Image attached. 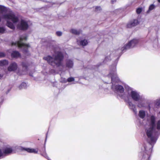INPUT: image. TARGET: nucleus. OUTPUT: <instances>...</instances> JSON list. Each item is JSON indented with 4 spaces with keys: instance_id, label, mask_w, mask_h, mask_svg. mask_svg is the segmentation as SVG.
<instances>
[{
    "instance_id": "f257e3e1",
    "label": "nucleus",
    "mask_w": 160,
    "mask_h": 160,
    "mask_svg": "<svg viewBox=\"0 0 160 160\" xmlns=\"http://www.w3.org/2000/svg\"><path fill=\"white\" fill-rule=\"evenodd\" d=\"M156 117L151 115L148 120L149 127L146 129L148 142L144 144L141 148L139 156L142 160H149L152 148L160 135V120L156 123Z\"/></svg>"
},
{
    "instance_id": "f03ea898",
    "label": "nucleus",
    "mask_w": 160,
    "mask_h": 160,
    "mask_svg": "<svg viewBox=\"0 0 160 160\" xmlns=\"http://www.w3.org/2000/svg\"><path fill=\"white\" fill-rule=\"evenodd\" d=\"M110 71L108 75V77H110L111 79L112 85V90L116 93H117L120 97L124 99L126 102H128L129 108L132 110L135 114L137 115V112L135 105L133 104L132 102L125 99V95L124 93V89L123 87L120 85H115L113 84L114 82H118L119 79L117 76L116 73V65H114L111 66L110 68Z\"/></svg>"
},
{
    "instance_id": "7ed1b4c3",
    "label": "nucleus",
    "mask_w": 160,
    "mask_h": 160,
    "mask_svg": "<svg viewBox=\"0 0 160 160\" xmlns=\"http://www.w3.org/2000/svg\"><path fill=\"white\" fill-rule=\"evenodd\" d=\"M55 55L53 57L48 56L44 57L43 59L46 60L48 63L53 67H59L62 64V61L64 56L62 53L60 52H55Z\"/></svg>"
},
{
    "instance_id": "20e7f679",
    "label": "nucleus",
    "mask_w": 160,
    "mask_h": 160,
    "mask_svg": "<svg viewBox=\"0 0 160 160\" xmlns=\"http://www.w3.org/2000/svg\"><path fill=\"white\" fill-rule=\"evenodd\" d=\"M138 41H129L124 45L121 49H118L115 51V53L117 56H120L122 52H125L127 50L133 48L137 45Z\"/></svg>"
},
{
    "instance_id": "39448f33",
    "label": "nucleus",
    "mask_w": 160,
    "mask_h": 160,
    "mask_svg": "<svg viewBox=\"0 0 160 160\" xmlns=\"http://www.w3.org/2000/svg\"><path fill=\"white\" fill-rule=\"evenodd\" d=\"M131 92H128V94L129 97H131L135 101H138L141 99L142 97L139 94V92L137 91L132 90V88H129Z\"/></svg>"
},
{
    "instance_id": "423d86ee",
    "label": "nucleus",
    "mask_w": 160,
    "mask_h": 160,
    "mask_svg": "<svg viewBox=\"0 0 160 160\" xmlns=\"http://www.w3.org/2000/svg\"><path fill=\"white\" fill-rule=\"evenodd\" d=\"M22 41H17V42L12 43V46H18L19 48H22V50L24 52H28V48L30 47L29 45L28 44H25L22 42Z\"/></svg>"
},
{
    "instance_id": "0eeeda50",
    "label": "nucleus",
    "mask_w": 160,
    "mask_h": 160,
    "mask_svg": "<svg viewBox=\"0 0 160 160\" xmlns=\"http://www.w3.org/2000/svg\"><path fill=\"white\" fill-rule=\"evenodd\" d=\"M3 18L5 19L11 20L14 23H17L19 21L18 18L13 13L7 14L3 15Z\"/></svg>"
},
{
    "instance_id": "6e6552de",
    "label": "nucleus",
    "mask_w": 160,
    "mask_h": 160,
    "mask_svg": "<svg viewBox=\"0 0 160 160\" xmlns=\"http://www.w3.org/2000/svg\"><path fill=\"white\" fill-rule=\"evenodd\" d=\"M29 26L27 22L23 20L21 21L20 23L17 25V28L19 30L25 31L28 29Z\"/></svg>"
},
{
    "instance_id": "1a4fd4ad",
    "label": "nucleus",
    "mask_w": 160,
    "mask_h": 160,
    "mask_svg": "<svg viewBox=\"0 0 160 160\" xmlns=\"http://www.w3.org/2000/svg\"><path fill=\"white\" fill-rule=\"evenodd\" d=\"M139 24V22L137 19H134L130 21L127 24L126 27L127 28H131L135 27Z\"/></svg>"
},
{
    "instance_id": "9d476101",
    "label": "nucleus",
    "mask_w": 160,
    "mask_h": 160,
    "mask_svg": "<svg viewBox=\"0 0 160 160\" xmlns=\"http://www.w3.org/2000/svg\"><path fill=\"white\" fill-rule=\"evenodd\" d=\"M19 150L22 151H25L29 153H37L38 152L37 148L33 149L29 148H25L22 147H19L18 148Z\"/></svg>"
},
{
    "instance_id": "9b49d317",
    "label": "nucleus",
    "mask_w": 160,
    "mask_h": 160,
    "mask_svg": "<svg viewBox=\"0 0 160 160\" xmlns=\"http://www.w3.org/2000/svg\"><path fill=\"white\" fill-rule=\"evenodd\" d=\"M17 68V64L14 62L12 63L8 68L9 71H12L15 70Z\"/></svg>"
},
{
    "instance_id": "f8f14e48",
    "label": "nucleus",
    "mask_w": 160,
    "mask_h": 160,
    "mask_svg": "<svg viewBox=\"0 0 160 160\" xmlns=\"http://www.w3.org/2000/svg\"><path fill=\"white\" fill-rule=\"evenodd\" d=\"M13 149L12 148H6L3 150L5 157L12 153L13 152Z\"/></svg>"
},
{
    "instance_id": "ddd939ff",
    "label": "nucleus",
    "mask_w": 160,
    "mask_h": 160,
    "mask_svg": "<svg viewBox=\"0 0 160 160\" xmlns=\"http://www.w3.org/2000/svg\"><path fill=\"white\" fill-rule=\"evenodd\" d=\"M138 103L137 106L138 107L141 108L144 106L145 103V99L144 98L142 97H141V99L138 101Z\"/></svg>"
},
{
    "instance_id": "4468645a",
    "label": "nucleus",
    "mask_w": 160,
    "mask_h": 160,
    "mask_svg": "<svg viewBox=\"0 0 160 160\" xmlns=\"http://www.w3.org/2000/svg\"><path fill=\"white\" fill-rule=\"evenodd\" d=\"M66 67L68 68H72L73 65V61L69 59H67L66 60Z\"/></svg>"
},
{
    "instance_id": "2eb2a0df",
    "label": "nucleus",
    "mask_w": 160,
    "mask_h": 160,
    "mask_svg": "<svg viewBox=\"0 0 160 160\" xmlns=\"http://www.w3.org/2000/svg\"><path fill=\"white\" fill-rule=\"evenodd\" d=\"M70 32L72 34L76 35H79L81 32V30H77L74 29H72L70 30Z\"/></svg>"
},
{
    "instance_id": "dca6fc26",
    "label": "nucleus",
    "mask_w": 160,
    "mask_h": 160,
    "mask_svg": "<svg viewBox=\"0 0 160 160\" xmlns=\"http://www.w3.org/2000/svg\"><path fill=\"white\" fill-rule=\"evenodd\" d=\"M6 25L8 27L13 30H14L15 28V26L13 24L9 21H7Z\"/></svg>"
},
{
    "instance_id": "f3484780",
    "label": "nucleus",
    "mask_w": 160,
    "mask_h": 160,
    "mask_svg": "<svg viewBox=\"0 0 160 160\" xmlns=\"http://www.w3.org/2000/svg\"><path fill=\"white\" fill-rule=\"evenodd\" d=\"M11 56L13 58H18L20 57V55L18 52L14 51L12 52Z\"/></svg>"
},
{
    "instance_id": "a211bd4d",
    "label": "nucleus",
    "mask_w": 160,
    "mask_h": 160,
    "mask_svg": "<svg viewBox=\"0 0 160 160\" xmlns=\"http://www.w3.org/2000/svg\"><path fill=\"white\" fill-rule=\"evenodd\" d=\"M146 115L145 112L143 110H140L139 112L138 116L141 118L143 119L144 118Z\"/></svg>"
},
{
    "instance_id": "6ab92c4d",
    "label": "nucleus",
    "mask_w": 160,
    "mask_h": 160,
    "mask_svg": "<svg viewBox=\"0 0 160 160\" xmlns=\"http://www.w3.org/2000/svg\"><path fill=\"white\" fill-rule=\"evenodd\" d=\"M88 42V41H77V43L78 44L84 46L87 45Z\"/></svg>"
},
{
    "instance_id": "aec40b11",
    "label": "nucleus",
    "mask_w": 160,
    "mask_h": 160,
    "mask_svg": "<svg viewBox=\"0 0 160 160\" xmlns=\"http://www.w3.org/2000/svg\"><path fill=\"white\" fill-rule=\"evenodd\" d=\"M154 105L157 108H158L160 106V99L156 100L154 102ZM158 114L160 115V111Z\"/></svg>"
},
{
    "instance_id": "412c9836",
    "label": "nucleus",
    "mask_w": 160,
    "mask_h": 160,
    "mask_svg": "<svg viewBox=\"0 0 160 160\" xmlns=\"http://www.w3.org/2000/svg\"><path fill=\"white\" fill-rule=\"evenodd\" d=\"M7 11V10L6 7L0 5V11L1 13H2L3 12H6Z\"/></svg>"
},
{
    "instance_id": "4be33fe9",
    "label": "nucleus",
    "mask_w": 160,
    "mask_h": 160,
    "mask_svg": "<svg viewBox=\"0 0 160 160\" xmlns=\"http://www.w3.org/2000/svg\"><path fill=\"white\" fill-rule=\"evenodd\" d=\"M8 64V62L6 60H3L0 61V66H3Z\"/></svg>"
},
{
    "instance_id": "5701e85b",
    "label": "nucleus",
    "mask_w": 160,
    "mask_h": 160,
    "mask_svg": "<svg viewBox=\"0 0 160 160\" xmlns=\"http://www.w3.org/2000/svg\"><path fill=\"white\" fill-rule=\"evenodd\" d=\"M27 85L26 83L25 82L22 83L19 86V88L20 89H24L27 88Z\"/></svg>"
},
{
    "instance_id": "b1692460",
    "label": "nucleus",
    "mask_w": 160,
    "mask_h": 160,
    "mask_svg": "<svg viewBox=\"0 0 160 160\" xmlns=\"http://www.w3.org/2000/svg\"><path fill=\"white\" fill-rule=\"evenodd\" d=\"M22 65L23 68H25V70L26 71H27L28 65V63L25 62H23L22 63Z\"/></svg>"
},
{
    "instance_id": "393cba45",
    "label": "nucleus",
    "mask_w": 160,
    "mask_h": 160,
    "mask_svg": "<svg viewBox=\"0 0 160 160\" xmlns=\"http://www.w3.org/2000/svg\"><path fill=\"white\" fill-rule=\"evenodd\" d=\"M44 151L45 152L43 153H41V155L42 156H43L45 158L47 159L48 160H51L48 158V156L47 155V154L46 153V152L45 147H44Z\"/></svg>"
},
{
    "instance_id": "a878e982",
    "label": "nucleus",
    "mask_w": 160,
    "mask_h": 160,
    "mask_svg": "<svg viewBox=\"0 0 160 160\" xmlns=\"http://www.w3.org/2000/svg\"><path fill=\"white\" fill-rule=\"evenodd\" d=\"M155 8V6L154 4L151 5L149 7L148 10L147 11V13H148L150 11L153 9Z\"/></svg>"
},
{
    "instance_id": "bb28decb",
    "label": "nucleus",
    "mask_w": 160,
    "mask_h": 160,
    "mask_svg": "<svg viewBox=\"0 0 160 160\" xmlns=\"http://www.w3.org/2000/svg\"><path fill=\"white\" fill-rule=\"evenodd\" d=\"M5 157V155L3 152V151L0 149V159L3 158Z\"/></svg>"
},
{
    "instance_id": "cd10ccee",
    "label": "nucleus",
    "mask_w": 160,
    "mask_h": 160,
    "mask_svg": "<svg viewBox=\"0 0 160 160\" xmlns=\"http://www.w3.org/2000/svg\"><path fill=\"white\" fill-rule=\"evenodd\" d=\"M142 8H138L136 9V13L138 14H140L142 11Z\"/></svg>"
},
{
    "instance_id": "c85d7f7f",
    "label": "nucleus",
    "mask_w": 160,
    "mask_h": 160,
    "mask_svg": "<svg viewBox=\"0 0 160 160\" xmlns=\"http://www.w3.org/2000/svg\"><path fill=\"white\" fill-rule=\"evenodd\" d=\"M5 31V29L3 27H0V33H3Z\"/></svg>"
},
{
    "instance_id": "c756f323",
    "label": "nucleus",
    "mask_w": 160,
    "mask_h": 160,
    "mask_svg": "<svg viewBox=\"0 0 160 160\" xmlns=\"http://www.w3.org/2000/svg\"><path fill=\"white\" fill-rule=\"evenodd\" d=\"M74 79L73 78L70 77L68 78L67 80V82H71L74 81Z\"/></svg>"
},
{
    "instance_id": "7c9ffc66",
    "label": "nucleus",
    "mask_w": 160,
    "mask_h": 160,
    "mask_svg": "<svg viewBox=\"0 0 160 160\" xmlns=\"http://www.w3.org/2000/svg\"><path fill=\"white\" fill-rule=\"evenodd\" d=\"M56 34L58 36H60L62 34V33L61 31H57L56 32Z\"/></svg>"
},
{
    "instance_id": "2f4dec72",
    "label": "nucleus",
    "mask_w": 160,
    "mask_h": 160,
    "mask_svg": "<svg viewBox=\"0 0 160 160\" xmlns=\"http://www.w3.org/2000/svg\"><path fill=\"white\" fill-rule=\"evenodd\" d=\"M102 8L100 6H96L95 7V11H97L98 10L101 11Z\"/></svg>"
},
{
    "instance_id": "473e14b6",
    "label": "nucleus",
    "mask_w": 160,
    "mask_h": 160,
    "mask_svg": "<svg viewBox=\"0 0 160 160\" xmlns=\"http://www.w3.org/2000/svg\"><path fill=\"white\" fill-rule=\"evenodd\" d=\"M61 82L62 83H66L67 82V80L64 78H62L61 80Z\"/></svg>"
},
{
    "instance_id": "72a5a7b5",
    "label": "nucleus",
    "mask_w": 160,
    "mask_h": 160,
    "mask_svg": "<svg viewBox=\"0 0 160 160\" xmlns=\"http://www.w3.org/2000/svg\"><path fill=\"white\" fill-rule=\"evenodd\" d=\"M5 54L4 52H0V58L3 57H5Z\"/></svg>"
},
{
    "instance_id": "f704fd0d",
    "label": "nucleus",
    "mask_w": 160,
    "mask_h": 160,
    "mask_svg": "<svg viewBox=\"0 0 160 160\" xmlns=\"http://www.w3.org/2000/svg\"><path fill=\"white\" fill-rule=\"evenodd\" d=\"M108 59L109 60V58L108 57H106L105 58V60L104 61V62H106V61H108Z\"/></svg>"
},
{
    "instance_id": "c9c22d12",
    "label": "nucleus",
    "mask_w": 160,
    "mask_h": 160,
    "mask_svg": "<svg viewBox=\"0 0 160 160\" xmlns=\"http://www.w3.org/2000/svg\"><path fill=\"white\" fill-rule=\"evenodd\" d=\"M47 134H48V133H47L46 134V139H45V142L46 141V140H47Z\"/></svg>"
},
{
    "instance_id": "e433bc0d",
    "label": "nucleus",
    "mask_w": 160,
    "mask_h": 160,
    "mask_svg": "<svg viewBox=\"0 0 160 160\" xmlns=\"http://www.w3.org/2000/svg\"><path fill=\"white\" fill-rule=\"evenodd\" d=\"M148 108H149V109H150L151 108L150 105H149L148 106Z\"/></svg>"
},
{
    "instance_id": "4c0bfd02",
    "label": "nucleus",
    "mask_w": 160,
    "mask_h": 160,
    "mask_svg": "<svg viewBox=\"0 0 160 160\" xmlns=\"http://www.w3.org/2000/svg\"><path fill=\"white\" fill-rule=\"evenodd\" d=\"M2 77V75L0 74V79H1Z\"/></svg>"
},
{
    "instance_id": "58836bf2",
    "label": "nucleus",
    "mask_w": 160,
    "mask_h": 160,
    "mask_svg": "<svg viewBox=\"0 0 160 160\" xmlns=\"http://www.w3.org/2000/svg\"><path fill=\"white\" fill-rule=\"evenodd\" d=\"M19 40H23L21 38H20V39H19Z\"/></svg>"
},
{
    "instance_id": "ea45409f",
    "label": "nucleus",
    "mask_w": 160,
    "mask_h": 160,
    "mask_svg": "<svg viewBox=\"0 0 160 160\" xmlns=\"http://www.w3.org/2000/svg\"><path fill=\"white\" fill-rule=\"evenodd\" d=\"M158 1L159 2H160V0H158Z\"/></svg>"
},
{
    "instance_id": "a19ab883",
    "label": "nucleus",
    "mask_w": 160,
    "mask_h": 160,
    "mask_svg": "<svg viewBox=\"0 0 160 160\" xmlns=\"http://www.w3.org/2000/svg\"><path fill=\"white\" fill-rule=\"evenodd\" d=\"M27 39V38L26 37L25 38V40H26Z\"/></svg>"
},
{
    "instance_id": "79ce46f5",
    "label": "nucleus",
    "mask_w": 160,
    "mask_h": 160,
    "mask_svg": "<svg viewBox=\"0 0 160 160\" xmlns=\"http://www.w3.org/2000/svg\"><path fill=\"white\" fill-rule=\"evenodd\" d=\"M132 40H136L135 39H133Z\"/></svg>"
}]
</instances>
